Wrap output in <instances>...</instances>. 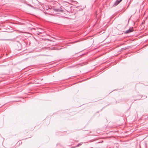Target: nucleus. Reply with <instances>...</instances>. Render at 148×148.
I'll return each mask as SVG.
<instances>
[{"mask_svg": "<svg viewBox=\"0 0 148 148\" xmlns=\"http://www.w3.org/2000/svg\"><path fill=\"white\" fill-rule=\"evenodd\" d=\"M77 42V41H76L75 42H73V43H74L76 42Z\"/></svg>", "mask_w": 148, "mask_h": 148, "instance_id": "7", "label": "nucleus"}, {"mask_svg": "<svg viewBox=\"0 0 148 148\" xmlns=\"http://www.w3.org/2000/svg\"><path fill=\"white\" fill-rule=\"evenodd\" d=\"M42 33L41 32H37V34H38V35H39V34H41Z\"/></svg>", "mask_w": 148, "mask_h": 148, "instance_id": "5", "label": "nucleus"}, {"mask_svg": "<svg viewBox=\"0 0 148 148\" xmlns=\"http://www.w3.org/2000/svg\"><path fill=\"white\" fill-rule=\"evenodd\" d=\"M122 0H117L114 4V5L116 6L119 4Z\"/></svg>", "mask_w": 148, "mask_h": 148, "instance_id": "3", "label": "nucleus"}, {"mask_svg": "<svg viewBox=\"0 0 148 148\" xmlns=\"http://www.w3.org/2000/svg\"><path fill=\"white\" fill-rule=\"evenodd\" d=\"M103 141H102V142H100V143H103ZM98 143H100V142H99Z\"/></svg>", "mask_w": 148, "mask_h": 148, "instance_id": "6", "label": "nucleus"}, {"mask_svg": "<svg viewBox=\"0 0 148 148\" xmlns=\"http://www.w3.org/2000/svg\"><path fill=\"white\" fill-rule=\"evenodd\" d=\"M62 11V10H60V11Z\"/></svg>", "mask_w": 148, "mask_h": 148, "instance_id": "8", "label": "nucleus"}, {"mask_svg": "<svg viewBox=\"0 0 148 148\" xmlns=\"http://www.w3.org/2000/svg\"><path fill=\"white\" fill-rule=\"evenodd\" d=\"M15 49L17 50H20L22 47L21 44L18 43L15 47Z\"/></svg>", "mask_w": 148, "mask_h": 148, "instance_id": "1", "label": "nucleus"}, {"mask_svg": "<svg viewBox=\"0 0 148 148\" xmlns=\"http://www.w3.org/2000/svg\"><path fill=\"white\" fill-rule=\"evenodd\" d=\"M82 143H79L76 146L77 147H79L81 145H82Z\"/></svg>", "mask_w": 148, "mask_h": 148, "instance_id": "4", "label": "nucleus"}, {"mask_svg": "<svg viewBox=\"0 0 148 148\" xmlns=\"http://www.w3.org/2000/svg\"><path fill=\"white\" fill-rule=\"evenodd\" d=\"M133 31V29L132 28L128 30H127L125 32V34H127V33H129L130 32H132Z\"/></svg>", "mask_w": 148, "mask_h": 148, "instance_id": "2", "label": "nucleus"}]
</instances>
